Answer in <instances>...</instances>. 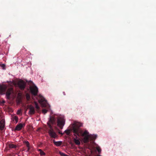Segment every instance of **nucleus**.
<instances>
[{"label": "nucleus", "instance_id": "2", "mask_svg": "<svg viewBox=\"0 0 156 156\" xmlns=\"http://www.w3.org/2000/svg\"><path fill=\"white\" fill-rule=\"evenodd\" d=\"M82 136L83 137V140L84 143L88 142L89 138L93 140L96 139L97 137L96 135L90 134L89 132L86 130H85L84 132L82 133Z\"/></svg>", "mask_w": 156, "mask_h": 156}, {"label": "nucleus", "instance_id": "13", "mask_svg": "<svg viewBox=\"0 0 156 156\" xmlns=\"http://www.w3.org/2000/svg\"><path fill=\"white\" fill-rule=\"evenodd\" d=\"M12 92L13 90L12 88H10L8 90L6 94V98L7 99L9 98L10 95Z\"/></svg>", "mask_w": 156, "mask_h": 156}, {"label": "nucleus", "instance_id": "4", "mask_svg": "<svg viewBox=\"0 0 156 156\" xmlns=\"http://www.w3.org/2000/svg\"><path fill=\"white\" fill-rule=\"evenodd\" d=\"M37 99L38 100L39 103L41 104L42 107H45L49 105L47 103V101L41 95H39Z\"/></svg>", "mask_w": 156, "mask_h": 156}, {"label": "nucleus", "instance_id": "30", "mask_svg": "<svg viewBox=\"0 0 156 156\" xmlns=\"http://www.w3.org/2000/svg\"><path fill=\"white\" fill-rule=\"evenodd\" d=\"M38 151H40V152H41L42 151V150L41 149H39L38 150Z\"/></svg>", "mask_w": 156, "mask_h": 156}, {"label": "nucleus", "instance_id": "29", "mask_svg": "<svg viewBox=\"0 0 156 156\" xmlns=\"http://www.w3.org/2000/svg\"><path fill=\"white\" fill-rule=\"evenodd\" d=\"M18 96L19 97L21 96V94H20V93H19L18 94Z\"/></svg>", "mask_w": 156, "mask_h": 156}, {"label": "nucleus", "instance_id": "12", "mask_svg": "<svg viewBox=\"0 0 156 156\" xmlns=\"http://www.w3.org/2000/svg\"><path fill=\"white\" fill-rule=\"evenodd\" d=\"M5 126V121L4 119H2L0 120V129L1 130H2Z\"/></svg>", "mask_w": 156, "mask_h": 156}, {"label": "nucleus", "instance_id": "6", "mask_svg": "<svg viewBox=\"0 0 156 156\" xmlns=\"http://www.w3.org/2000/svg\"><path fill=\"white\" fill-rule=\"evenodd\" d=\"M30 90L31 93L34 96H36L38 92V88L37 87L34 85L31 86L30 87Z\"/></svg>", "mask_w": 156, "mask_h": 156}, {"label": "nucleus", "instance_id": "18", "mask_svg": "<svg viewBox=\"0 0 156 156\" xmlns=\"http://www.w3.org/2000/svg\"><path fill=\"white\" fill-rule=\"evenodd\" d=\"M9 147L10 148H14L16 147V146L13 144H10L9 145Z\"/></svg>", "mask_w": 156, "mask_h": 156}, {"label": "nucleus", "instance_id": "23", "mask_svg": "<svg viewBox=\"0 0 156 156\" xmlns=\"http://www.w3.org/2000/svg\"><path fill=\"white\" fill-rule=\"evenodd\" d=\"M47 112V110L45 109H44L42 111V112L44 114H46Z\"/></svg>", "mask_w": 156, "mask_h": 156}, {"label": "nucleus", "instance_id": "14", "mask_svg": "<svg viewBox=\"0 0 156 156\" xmlns=\"http://www.w3.org/2000/svg\"><path fill=\"white\" fill-rule=\"evenodd\" d=\"M12 120L13 121H15L16 123H17L18 122V118L16 116H12Z\"/></svg>", "mask_w": 156, "mask_h": 156}, {"label": "nucleus", "instance_id": "25", "mask_svg": "<svg viewBox=\"0 0 156 156\" xmlns=\"http://www.w3.org/2000/svg\"><path fill=\"white\" fill-rule=\"evenodd\" d=\"M21 112V110H18L17 114L18 115H19L20 114Z\"/></svg>", "mask_w": 156, "mask_h": 156}, {"label": "nucleus", "instance_id": "20", "mask_svg": "<svg viewBox=\"0 0 156 156\" xmlns=\"http://www.w3.org/2000/svg\"><path fill=\"white\" fill-rule=\"evenodd\" d=\"M59 153L62 156H68V155L61 152H59Z\"/></svg>", "mask_w": 156, "mask_h": 156}, {"label": "nucleus", "instance_id": "5", "mask_svg": "<svg viewBox=\"0 0 156 156\" xmlns=\"http://www.w3.org/2000/svg\"><path fill=\"white\" fill-rule=\"evenodd\" d=\"M48 126L50 128L48 130V133L50 136L53 138H55L57 137V135L56 133L54 131L52 127L49 123H48Z\"/></svg>", "mask_w": 156, "mask_h": 156}, {"label": "nucleus", "instance_id": "28", "mask_svg": "<svg viewBox=\"0 0 156 156\" xmlns=\"http://www.w3.org/2000/svg\"><path fill=\"white\" fill-rule=\"evenodd\" d=\"M1 103H2V104H3V103H5V101H2V102H1Z\"/></svg>", "mask_w": 156, "mask_h": 156}, {"label": "nucleus", "instance_id": "1", "mask_svg": "<svg viewBox=\"0 0 156 156\" xmlns=\"http://www.w3.org/2000/svg\"><path fill=\"white\" fill-rule=\"evenodd\" d=\"M82 124L80 122H75L72 125V129L73 130V132L74 133V135L76 136L75 138L74 139V141L75 143L77 145L80 144V141L79 139H78L77 136H80L79 133H82V131L79 129V127L82 126Z\"/></svg>", "mask_w": 156, "mask_h": 156}, {"label": "nucleus", "instance_id": "15", "mask_svg": "<svg viewBox=\"0 0 156 156\" xmlns=\"http://www.w3.org/2000/svg\"><path fill=\"white\" fill-rule=\"evenodd\" d=\"M53 143L54 144L57 146H60L62 143V141H55V140H53Z\"/></svg>", "mask_w": 156, "mask_h": 156}, {"label": "nucleus", "instance_id": "10", "mask_svg": "<svg viewBox=\"0 0 156 156\" xmlns=\"http://www.w3.org/2000/svg\"><path fill=\"white\" fill-rule=\"evenodd\" d=\"M29 109V114L32 115L34 114L35 112L34 107L32 105H30L28 107Z\"/></svg>", "mask_w": 156, "mask_h": 156}, {"label": "nucleus", "instance_id": "11", "mask_svg": "<svg viewBox=\"0 0 156 156\" xmlns=\"http://www.w3.org/2000/svg\"><path fill=\"white\" fill-rule=\"evenodd\" d=\"M18 85L21 89H23L25 88V83L23 81H20L18 83Z\"/></svg>", "mask_w": 156, "mask_h": 156}, {"label": "nucleus", "instance_id": "26", "mask_svg": "<svg viewBox=\"0 0 156 156\" xmlns=\"http://www.w3.org/2000/svg\"><path fill=\"white\" fill-rule=\"evenodd\" d=\"M27 147L28 148V149L27 150V152H28L29 151V150H30V146H29L28 147Z\"/></svg>", "mask_w": 156, "mask_h": 156}, {"label": "nucleus", "instance_id": "31", "mask_svg": "<svg viewBox=\"0 0 156 156\" xmlns=\"http://www.w3.org/2000/svg\"><path fill=\"white\" fill-rule=\"evenodd\" d=\"M18 156H20V155H18Z\"/></svg>", "mask_w": 156, "mask_h": 156}, {"label": "nucleus", "instance_id": "17", "mask_svg": "<svg viewBox=\"0 0 156 156\" xmlns=\"http://www.w3.org/2000/svg\"><path fill=\"white\" fill-rule=\"evenodd\" d=\"M23 143L26 144L27 147H28L29 146H30V144L27 141H24Z\"/></svg>", "mask_w": 156, "mask_h": 156}, {"label": "nucleus", "instance_id": "8", "mask_svg": "<svg viewBox=\"0 0 156 156\" xmlns=\"http://www.w3.org/2000/svg\"><path fill=\"white\" fill-rule=\"evenodd\" d=\"M7 87L5 85H3L0 86V94H4L6 90V89Z\"/></svg>", "mask_w": 156, "mask_h": 156}, {"label": "nucleus", "instance_id": "7", "mask_svg": "<svg viewBox=\"0 0 156 156\" xmlns=\"http://www.w3.org/2000/svg\"><path fill=\"white\" fill-rule=\"evenodd\" d=\"M56 119L53 116H50L49 121L47 122V124L48 125V123H49L51 125V124L52 125H54L56 124Z\"/></svg>", "mask_w": 156, "mask_h": 156}, {"label": "nucleus", "instance_id": "22", "mask_svg": "<svg viewBox=\"0 0 156 156\" xmlns=\"http://www.w3.org/2000/svg\"><path fill=\"white\" fill-rule=\"evenodd\" d=\"M5 65L4 64H1V63H0V66L2 68H4L5 67Z\"/></svg>", "mask_w": 156, "mask_h": 156}, {"label": "nucleus", "instance_id": "27", "mask_svg": "<svg viewBox=\"0 0 156 156\" xmlns=\"http://www.w3.org/2000/svg\"><path fill=\"white\" fill-rule=\"evenodd\" d=\"M66 132L67 134H69V130H67L66 131Z\"/></svg>", "mask_w": 156, "mask_h": 156}, {"label": "nucleus", "instance_id": "19", "mask_svg": "<svg viewBox=\"0 0 156 156\" xmlns=\"http://www.w3.org/2000/svg\"><path fill=\"white\" fill-rule=\"evenodd\" d=\"M96 149L99 153H100L101 152V150L99 147L97 146L96 147Z\"/></svg>", "mask_w": 156, "mask_h": 156}, {"label": "nucleus", "instance_id": "3", "mask_svg": "<svg viewBox=\"0 0 156 156\" xmlns=\"http://www.w3.org/2000/svg\"><path fill=\"white\" fill-rule=\"evenodd\" d=\"M57 125L61 129H62L65 124V120L63 116H59L57 118Z\"/></svg>", "mask_w": 156, "mask_h": 156}, {"label": "nucleus", "instance_id": "24", "mask_svg": "<svg viewBox=\"0 0 156 156\" xmlns=\"http://www.w3.org/2000/svg\"><path fill=\"white\" fill-rule=\"evenodd\" d=\"M40 154L42 156L45 155V154L44 152L42 151L41 152H40Z\"/></svg>", "mask_w": 156, "mask_h": 156}, {"label": "nucleus", "instance_id": "21", "mask_svg": "<svg viewBox=\"0 0 156 156\" xmlns=\"http://www.w3.org/2000/svg\"><path fill=\"white\" fill-rule=\"evenodd\" d=\"M26 98H27V99L28 100H29L30 99V95H29V94H26Z\"/></svg>", "mask_w": 156, "mask_h": 156}, {"label": "nucleus", "instance_id": "9", "mask_svg": "<svg viewBox=\"0 0 156 156\" xmlns=\"http://www.w3.org/2000/svg\"><path fill=\"white\" fill-rule=\"evenodd\" d=\"M25 126V124L24 123H19L16 125L15 130L19 131L23 127H24Z\"/></svg>", "mask_w": 156, "mask_h": 156}, {"label": "nucleus", "instance_id": "16", "mask_svg": "<svg viewBox=\"0 0 156 156\" xmlns=\"http://www.w3.org/2000/svg\"><path fill=\"white\" fill-rule=\"evenodd\" d=\"M34 103L35 105V108H36L37 110H39L40 108V107H39V106H38L37 103L35 101H34Z\"/></svg>", "mask_w": 156, "mask_h": 156}]
</instances>
